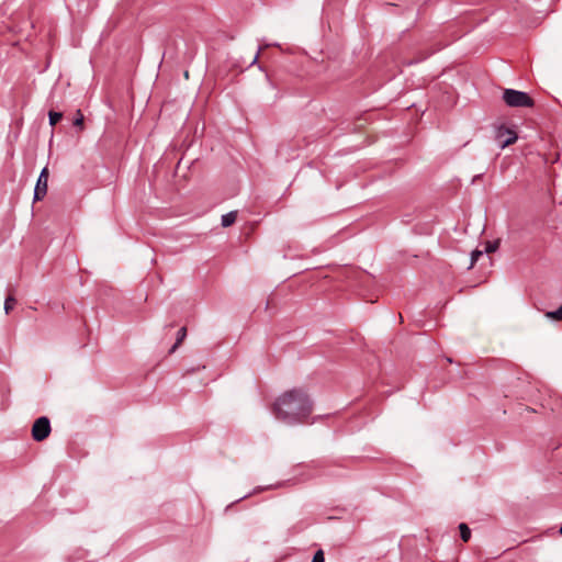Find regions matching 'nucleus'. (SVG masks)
<instances>
[{
  "mask_svg": "<svg viewBox=\"0 0 562 562\" xmlns=\"http://www.w3.org/2000/svg\"><path fill=\"white\" fill-rule=\"evenodd\" d=\"M312 412L313 401L302 389L284 392L276 400L272 407L276 418L289 426L305 423Z\"/></svg>",
  "mask_w": 562,
  "mask_h": 562,
  "instance_id": "obj_1",
  "label": "nucleus"
},
{
  "mask_svg": "<svg viewBox=\"0 0 562 562\" xmlns=\"http://www.w3.org/2000/svg\"><path fill=\"white\" fill-rule=\"evenodd\" d=\"M503 100L510 108H532L535 105L533 99L528 93L515 89H505Z\"/></svg>",
  "mask_w": 562,
  "mask_h": 562,
  "instance_id": "obj_2",
  "label": "nucleus"
},
{
  "mask_svg": "<svg viewBox=\"0 0 562 562\" xmlns=\"http://www.w3.org/2000/svg\"><path fill=\"white\" fill-rule=\"evenodd\" d=\"M50 431L52 427L49 418L46 416H41L34 422L31 434L35 441L41 442L49 436Z\"/></svg>",
  "mask_w": 562,
  "mask_h": 562,
  "instance_id": "obj_3",
  "label": "nucleus"
},
{
  "mask_svg": "<svg viewBox=\"0 0 562 562\" xmlns=\"http://www.w3.org/2000/svg\"><path fill=\"white\" fill-rule=\"evenodd\" d=\"M47 182H48V168L44 167L40 173L37 179L35 189H34V201H41L47 193Z\"/></svg>",
  "mask_w": 562,
  "mask_h": 562,
  "instance_id": "obj_4",
  "label": "nucleus"
},
{
  "mask_svg": "<svg viewBox=\"0 0 562 562\" xmlns=\"http://www.w3.org/2000/svg\"><path fill=\"white\" fill-rule=\"evenodd\" d=\"M517 134L507 127H499L496 132V139L499 143L501 148H505L517 140Z\"/></svg>",
  "mask_w": 562,
  "mask_h": 562,
  "instance_id": "obj_5",
  "label": "nucleus"
},
{
  "mask_svg": "<svg viewBox=\"0 0 562 562\" xmlns=\"http://www.w3.org/2000/svg\"><path fill=\"white\" fill-rule=\"evenodd\" d=\"M186 337H187V327L183 326L178 330L176 342L170 348L169 353H173L179 348V346L182 344V341L186 339Z\"/></svg>",
  "mask_w": 562,
  "mask_h": 562,
  "instance_id": "obj_6",
  "label": "nucleus"
},
{
  "mask_svg": "<svg viewBox=\"0 0 562 562\" xmlns=\"http://www.w3.org/2000/svg\"><path fill=\"white\" fill-rule=\"evenodd\" d=\"M237 218V212H228L222 216V226L228 227L235 223Z\"/></svg>",
  "mask_w": 562,
  "mask_h": 562,
  "instance_id": "obj_7",
  "label": "nucleus"
},
{
  "mask_svg": "<svg viewBox=\"0 0 562 562\" xmlns=\"http://www.w3.org/2000/svg\"><path fill=\"white\" fill-rule=\"evenodd\" d=\"M544 315L547 318L555 322L562 321V304L555 311H546Z\"/></svg>",
  "mask_w": 562,
  "mask_h": 562,
  "instance_id": "obj_8",
  "label": "nucleus"
},
{
  "mask_svg": "<svg viewBox=\"0 0 562 562\" xmlns=\"http://www.w3.org/2000/svg\"><path fill=\"white\" fill-rule=\"evenodd\" d=\"M459 530H460V538L464 541V542H468L471 538V530L469 528V526L464 522H461L459 525Z\"/></svg>",
  "mask_w": 562,
  "mask_h": 562,
  "instance_id": "obj_9",
  "label": "nucleus"
},
{
  "mask_svg": "<svg viewBox=\"0 0 562 562\" xmlns=\"http://www.w3.org/2000/svg\"><path fill=\"white\" fill-rule=\"evenodd\" d=\"M85 116L81 112V110H77L76 116L74 119V126L78 127L80 131L85 128Z\"/></svg>",
  "mask_w": 562,
  "mask_h": 562,
  "instance_id": "obj_10",
  "label": "nucleus"
},
{
  "mask_svg": "<svg viewBox=\"0 0 562 562\" xmlns=\"http://www.w3.org/2000/svg\"><path fill=\"white\" fill-rule=\"evenodd\" d=\"M15 303H16V300L14 299V296L12 294H9L4 301L5 314H9L14 308Z\"/></svg>",
  "mask_w": 562,
  "mask_h": 562,
  "instance_id": "obj_11",
  "label": "nucleus"
},
{
  "mask_svg": "<svg viewBox=\"0 0 562 562\" xmlns=\"http://www.w3.org/2000/svg\"><path fill=\"white\" fill-rule=\"evenodd\" d=\"M48 117H49V124L52 126H54V125H56L61 120L63 113L61 112L49 111Z\"/></svg>",
  "mask_w": 562,
  "mask_h": 562,
  "instance_id": "obj_12",
  "label": "nucleus"
},
{
  "mask_svg": "<svg viewBox=\"0 0 562 562\" xmlns=\"http://www.w3.org/2000/svg\"><path fill=\"white\" fill-rule=\"evenodd\" d=\"M312 562H325V557H324V551L323 550H317L315 553H314V557L312 559Z\"/></svg>",
  "mask_w": 562,
  "mask_h": 562,
  "instance_id": "obj_13",
  "label": "nucleus"
},
{
  "mask_svg": "<svg viewBox=\"0 0 562 562\" xmlns=\"http://www.w3.org/2000/svg\"><path fill=\"white\" fill-rule=\"evenodd\" d=\"M483 250L477 249L471 252V266H473L477 261V259L483 255Z\"/></svg>",
  "mask_w": 562,
  "mask_h": 562,
  "instance_id": "obj_14",
  "label": "nucleus"
},
{
  "mask_svg": "<svg viewBox=\"0 0 562 562\" xmlns=\"http://www.w3.org/2000/svg\"><path fill=\"white\" fill-rule=\"evenodd\" d=\"M497 247H498L497 243L487 241L483 251L493 252L497 249Z\"/></svg>",
  "mask_w": 562,
  "mask_h": 562,
  "instance_id": "obj_15",
  "label": "nucleus"
},
{
  "mask_svg": "<svg viewBox=\"0 0 562 562\" xmlns=\"http://www.w3.org/2000/svg\"><path fill=\"white\" fill-rule=\"evenodd\" d=\"M362 297H363V300H364L366 302H371V303H372V302H374V301H375V299H373V296H366V295H362Z\"/></svg>",
  "mask_w": 562,
  "mask_h": 562,
  "instance_id": "obj_16",
  "label": "nucleus"
},
{
  "mask_svg": "<svg viewBox=\"0 0 562 562\" xmlns=\"http://www.w3.org/2000/svg\"><path fill=\"white\" fill-rule=\"evenodd\" d=\"M258 56H259V54H257V55L255 56V58H254V60H252V64H255V63L257 61Z\"/></svg>",
  "mask_w": 562,
  "mask_h": 562,
  "instance_id": "obj_17",
  "label": "nucleus"
},
{
  "mask_svg": "<svg viewBox=\"0 0 562 562\" xmlns=\"http://www.w3.org/2000/svg\"><path fill=\"white\" fill-rule=\"evenodd\" d=\"M184 77H186V78H188V77H189V72H188V71H186V72H184Z\"/></svg>",
  "mask_w": 562,
  "mask_h": 562,
  "instance_id": "obj_18",
  "label": "nucleus"
},
{
  "mask_svg": "<svg viewBox=\"0 0 562 562\" xmlns=\"http://www.w3.org/2000/svg\"><path fill=\"white\" fill-rule=\"evenodd\" d=\"M559 532H560V535L562 536V525H561V527H560V529H559Z\"/></svg>",
  "mask_w": 562,
  "mask_h": 562,
  "instance_id": "obj_19",
  "label": "nucleus"
}]
</instances>
